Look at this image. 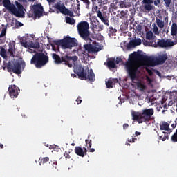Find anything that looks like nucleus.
Returning a JSON list of instances; mask_svg holds the SVG:
<instances>
[{
  "mask_svg": "<svg viewBox=\"0 0 177 177\" xmlns=\"http://www.w3.org/2000/svg\"><path fill=\"white\" fill-rule=\"evenodd\" d=\"M97 16L105 26H109V18H107L106 14L104 15L100 10H98L97 12Z\"/></svg>",
  "mask_w": 177,
  "mask_h": 177,
  "instance_id": "obj_20",
  "label": "nucleus"
},
{
  "mask_svg": "<svg viewBox=\"0 0 177 177\" xmlns=\"http://www.w3.org/2000/svg\"><path fill=\"white\" fill-rule=\"evenodd\" d=\"M97 9H99V7L97 6H95V4H93V12H98L99 10H97Z\"/></svg>",
  "mask_w": 177,
  "mask_h": 177,
  "instance_id": "obj_50",
  "label": "nucleus"
},
{
  "mask_svg": "<svg viewBox=\"0 0 177 177\" xmlns=\"http://www.w3.org/2000/svg\"><path fill=\"white\" fill-rule=\"evenodd\" d=\"M15 5L10 2V0H3V6L6 9L9 10L12 15L16 16V17H24V7L18 1H15Z\"/></svg>",
  "mask_w": 177,
  "mask_h": 177,
  "instance_id": "obj_2",
  "label": "nucleus"
},
{
  "mask_svg": "<svg viewBox=\"0 0 177 177\" xmlns=\"http://www.w3.org/2000/svg\"><path fill=\"white\" fill-rule=\"evenodd\" d=\"M172 142H177V129L175 133L171 136Z\"/></svg>",
  "mask_w": 177,
  "mask_h": 177,
  "instance_id": "obj_43",
  "label": "nucleus"
},
{
  "mask_svg": "<svg viewBox=\"0 0 177 177\" xmlns=\"http://www.w3.org/2000/svg\"><path fill=\"white\" fill-rule=\"evenodd\" d=\"M128 127H129V125L127 123L123 124V129H128Z\"/></svg>",
  "mask_w": 177,
  "mask_h": 177,
  "instance_id": "obj_55",
  "label": "nucleus"
},
{
  "mask_svg": "<svg viewBox=\"0 0 177 177\" xmlns=\"http://www.w3.org/2000/svg\"><path fill=\"white\" fill-rule=\"evenodd\" d=\"M176 124H177L176 122H175V124H171L173 129H175V128H176Z\"/></svg>",
  "mask_w": 177,
  "mask_h": 177,
  "instance_id": "obj_62",
  "label": "nucleus"
},
{
  "mask_svg": "<svg viewBox=\"0 0 177 177\" xmlns=\"http://www.w3.org/2000/svg\"><path fill=\"white\" fill-rule=\"evenodd\" d=\"M8 71L14 73V74H21V64L16 62L12 64L9 63L7 66Z\"/></svg>",
  "mask_w": 177,
  "mask_h": 177,
  "instance_id": "obj_14",
  "label": "nucleus"
},
{
  "mask_svg": "<svg viewBox=\"0 0 177 177\" xmlns=\"http://www.w3.org/2000/svg\"><path fill=\"white\" fill-rule=\"evenodd\" d=\"M136 56H138V54H136V53L131 54V55H130V58L131 59H136Z\"/></svg>",
  "mask_w": 177,
  "mask_h": 177,
  "instance_id": "obj_53",
  "label": "nucleus"
},
{
  "mask_svg": "<svg viewBox=\"0 0 177 177\" xmlns=\"http://www.w3.org/2000/svg\"><path fill=\"white\" fill-rule=\"evenodd\" d=\"M49 149L50 150H52V149H55V145H50Z\"/></svg>",
  "mask_w": 177,
  "mask_h": 177,
  "instance_id": "obj_64",
  "label": "nucleus"
},
{
  "mask_svg": "<svg viewBox=\"0 0 177 177\" xmlns=\"http://www.w3.org/2000/svg\"><path fill=\"white\" fill-rule=\"evenodd\" d=\"M119 6L120 8H127V3L122 1L119 2Z\"/></svg>",
  "mask_w": 177,
  "mask_h": 177,
  "instance_id": "obj_41",
  "label": "nucleus"
},
{
  "mask_svg": "<svg viewBox=\"0 0 177 177\" xmlns=\"http://www.w3.org/2000/svg\"><path fill=\"white\" fill-rule=\"evenodd\" d=\"M113 85H115V84H118V79H110Z\"/></svg>",
  "mask_w": 177,
  "mask_h": 177,
  "instance_id": "obj_47",
  "label": "nucleus"
},
{
  "mask_svg": "<svg viewBox=\"0 0 177 177\" xmlns=\"http://www.w3.org/2000/svg\"><path fill=\"white\" fill-rule=\"evenodd\" d=\"M88 41V43L84 44L83 48H84V50L82 52L83 55H85V53H96L100 50V48L97 47L96 46L91 44V41Z\"/></svg>",
  "mask_w": 177,
  "mask_h": 177,
  "instance_id": "obj_13",
  "label": "nucleus"
},
{
  "mask_svg": "<svg viewBox=\"0 0 177 177\" xmlns=\"http://www.w3.org/2000/svg\"><path fill=\"white\" fill-rule=\"evenodd\" d=\"M76 102H77V104H81V103L82 102V100H81V97H78L76 99Z\"/></svg>",
  "mask_w": 177,
  "mask_h": 177,
  "instance_id": "obj_51",
  "label": "nucleus"
},
{
  "mask_svg": "<svg viewBox=\"0 0 177 177\" xmlns=\"http://www.w3.org/2000/svg\"><path fill=\"white\" fill-rule=\"evenodd\" d=\"M55 0H47V2H48V3H52L53 2H55Z\"/></svg>",
  "mask_w": 177,
  "mask_h": 177,
  "instance_id": "obj_63",
  "label": "nucleus"
},
{
  "mask_svg": "<svg viewBox=\"0 0 177 177\" xmlns=\"http://www.w3.org/2000/svg\"><path fill=\"white\" fill-rule=\"evenodd\" d=\"M54 44L57 46H62L63 49H71L78 46V41L75 38L66 37L61 40H55Z\"/></svg>",
  "mask_w": 177,
  "mask_h": 177,
  "instance_id": "obj_7",
  "label": "nucleus"
},
{
  "mask_svg": "<svg viewBox=\"0 0 177 177\" xmlns=\"http://www.w3.org/2000/svg\"><path fill=\"white\" fill-rule=\"evenodd\" d=\"M49 62V57L44 53H36L30 60V64H34L36 68H42Z\"/></svg>",
  "mask_w": 177,
  "mask_h": 177,
  "instance_id": "obj_6",
  "label": "nucleus"
},
{
  "mask_svg": "<svg viewBox=\"0 0 177 177\" xmlns=\"http://www.w3.org/2000/svg\"><path fill=\"white\" fill-rule=\"evenodd\" d=\"M66 23L68 24H71L73 26V24H75V19L74 18H71L70 17H66L65 18Z\"/></svg>",
  "mask_w": 177,
  "mask_h": 177,
  "instance_id": "obj_32",
  "label": "nucleus"
},
{
  "mask_svg": "<svg viewBox=\"0 0 177 177\" xmlns=\"http://www.w3.org/2000/svg\"><path fill=\"white\" fill-rule=\"evenodd\" d=\"M122 62V59L120 57L116 58V60H115V64H120Z\"/></svg>",
  "mask_w": 177,
  "mask_h": 177,
  "instance_id": "obj_46",
  "label": "nucleus"
},
{
  "mask_svg": "<svg viewBox=\"0 0 177 177\" xmlns=\"http://www.w3.org/2000/svg\"><path fill=\"white\" fill-rule=\"evenodd\" d=\"M8 52H6V50L3 48H1V51H0V55L1 57H3L4 59L8 57Z\"/></svg>",
  "mask_w": 177,
  "mask_h": 177,
  "instance_id": "obj_33",
  "label": "nucleus"
},
{
  "mask_svg": "<svg viewBox=\"0 0 177 177\" xmlns=\"http://www.w3.org/2000/svg\"><path fill=\"white\" fill-rule=\"evenodd\" d=\"M144 45H147V46H154V41H148L147 40L143 41Z\"/></svg>",
  "mask_w": 177,
  "mask_h": 177,
  "instance_id": "obj_37",
  "label": "nucleus"
},
{
  "mask_svg": "<svg viewBox=\"0 0 177 177\" xmlns=\"http://www.w3.org/2000/svg\"><path fill=\"white\" fill-rule=\"evenodd\" d=\"M6 30H7L6 26L2 28L1 32L0 34V38H3V37H5V35H6Z\"/></svg>",
  "mask_w": 177,
  "mask_h": 177,
  "instance_id": "obj_39",
  "label": "nucleus"
},
{
  "mask_svg": "<svg viewBox=\"0 0 177 177\" xmlns=\"http://www.w3.org/2000/svg\"><path fill=\"white\" fill-rule=\"evenodd\" d=\"M154 115V109H145L140 112L133 111L131 112L132 120L137 121L138 124H143V122H150L151 118Z\"/></svg>",
  "mask_w": 177,
  "mask_h": 177,
  "instance_id": "obj_1",
  "label": "nucleus"
},
{
  "mask_svg": "<svg viewBox=\"0 0 177 177\" xmlns=\"http://www.w3.org/2000/svg\"><path fill=\"white\" fill-rule=\"evenodd\" d=\"M136 140H138V138H132V143H135V142H136Z\"/></svg>",
  "mask_w": 177,
  "mask_h": 177,
  "instance_id": "obj_60",
  "label": "nucleus"
},
{
  "mask_svg": "<svg viewBox=\"0 0 177 177\" xmlns=\"http://www.w3.org/2000/svg\"><path fill=\"white\" fill-rule=\"evenodd\" d=\"M160 131H169V124L167 122H162L160 124Z\"/></svg>",
  "mask_w": 177,
  "mask_h": 177,
  "instance_id": "obj_24",
  "label": "nucleus"
},
{
  "mask_svg": "<svg viewBox=\"0 0 177 177\" xmlns=\"http://www.w3.org/2000/svg\"><path fill=\"white\" fill-rule=\"evenodd\" d=\"M106 88L108 89L113 88V82L109 79L107 82H106Z\"/></svg>",
  "mask_w": 177,
  "mask_h": 177,
  "instance_id": "obj_35",
  "label": "nucleus"
},
{
  "mask_svg": "<svg viewBox=\"0 0 177 177\" xmlns=\"http://www.w3.org/2000/svg\"><path fill=\"white\" fill-rule=\"evenodd\" d=\"M52 57L55 63V64H65V66H68L70 68L73 67V64L75 63L78 60V57L77 55L70 56L68 55H66L65 56H62L60 57L57 54L53 53Z\"/></svg>",
  "mask_w": 177,
  "mask_h": 177,
  "instance_id": "obj_5",
  "label": "nucleus"
},
{
  "mask_svg": "<svg viewBox=\"0 0 177 177\" xmlns=\"http://www.w3.org/2000/svg\"><path fill=\"white\" fill-rule=\"evenodd\" d=\"M154 131H156L158 136H159L158 140H162V142H165V140H167V139H168V137L169 136V133L163 131L162 133L164 134V136H162V135L160 136V133H158L157 129H155Z\"/></svg>",
  "mask_w": 177,
  "mask_h": 177,
  "instance_id": "obj_23",
  "label": "nucleus"
},
{
  "mask_svg": "<svg viewBox=\"0 0 177 177\" xmlns=\"http://www.w3.org/2000/svg\"><path fill=\"white\" fill-rule=\"evenodd\" d=\"M8 48L7 55H9L11 57H15V55L16 54V41H10L8 43Z\"/></svg>",
  "mask_w": 177,
  "mask_h": 177,
  "instance_id": "obj_17",
  "label": "nucleus"
},
{
  "mask_svg": "<svg viewBox=\"0 0 177 177\" xmlns=\"http://www.w3.org/2000/svg\"><path fill=\"white\" fill-rule=\"evenodd\" d=\"M73 71L75 74H76L80 80L84 81H90V82H93L95 80V73H93V70L90 69L86 73L85 71V68L82 66L77 65L75 66Z\"/></svg>",
  "mask_w": 177,
  "mask_h": 177,
  "instance_id": "obj_4",
  "label": "nucleus"
},
{
  "mask_svg": "<svg viewBox=\"0 0 177 177\" xmlns=\"http://www.w3.org/2000/svg\"><path fill=\"white\" fill-rule=\"evenodd\" d=\"M75 153L80 157H85V156L87 154L86 153H88V149H86L85 147L82 149L81 147H75Z\"/></svg>",
  "mask_w": 177,
  "mask_h": 177,
  "instance_id": "obj_19",
  "label": "nucleus"
},
{
  "mask_svg": "<svg viewBox=\"0 0 177 177\" xmlns=\"http://www.w3.org/2000/svg\"><path fill=\"white\" fill-rule=\"evenodd\" d=\"M64 15H67L68 16H70L71 17H74V13L73 12V11H70V10H68V8H66V10H65V12L64 13Z\"/></svg>",
  "mask_w": 177,
  "mask_h": 177,
  "instance_id": "obj_38",
  "label": "nucleus"
},
{
  "mask_svg": "<svg viewBox=\"0 0 177 177\" xmlns=\"http://www.w3.org/2000/svg\"><path fill=\"white\" fill-rule=\"evenodd\" d=\"M117 34V29L113 28V26H110L108 29V35L110 38L111 37H114Z\"/></svg>",
  "mask_w": 177,
  "mask_h": 177,
  "instance_id": "obj_25",
  "label": "nucleus"
},
{
  "mask_svg": "<svg viewBox=\"0 0 177 177\" xmlns=\"http://www.w3.org/2000/svg\"><path fill=\"white\" fill-rule=\"evenodd\" d=\"M171 35L173 37V39L175 44H177V24L176 23H173L171 29Z\"/></svg>",
  "mask_w": 177,
  "mask_h": 177,
  "instance_id": "obj_21",
  "label": "nucleus"
},
{
  "mask_svg": "<svg viewBox=\"0 0 177 177\" xmlns=\"http://www.w3.org/2000/svg\"><path fill=\"white\" fill-rule=\"evenodd\" d=\"M177 43H175V40L171 41L169 39H159L156 43L154 41L153 47L154 48H169L171 46H174V45H176Z\"/></svg>",
  "mask_w": 177,
  "mask_h": 177,
  "instance_id": "obj_11",
  "label": "nucleus"
},
{
  "mask_svg": "<svg viewBox=\"0 0 177 177\" xmlns=\"http://www.w3.org/2000/svg\"><path fill=\"white\" fill-rule=\"evenodd\" d=\"M77 31L79 35H80L81 38L84 41H91V32H89V24L86 21H83L80 22L77 26Z\"/></svg>",
  "mask_w": 177,
  "mask_h": 177,
  "instance_id": "obj_8",
  "label": "nucleus"
},
{
  "mask_svg": "<svg viewBox=\"0 0 177 177\" xmlns=\"http://www.w3.org/2000/svg\"><path fill=\"white\" fill-rule=\"evenodd\" d=\"M163 1L165 3L166 8H169V6H171V0H163Z\"/></svg>",
  "mask_w": 177,
  "mask_h": 177,
  "instance_id": "obj_45",
  "label": "nucleus"
},
{
  "mask_svg": "<svg viewBox=\"0 0 177 177\" xmlns=\"http://www.w3.org/2000/svg\"><path fill=\"white\" fill-rule=\"evenodd\" d=\"M153 32L156 35H160V32H158V27L156 26L153 27Z\"/></svg>",
  "mask_w": 177,
  "mask_h": 177,
  "instance_id": "obj_44",
  "label": "nucleus"
},
{
  "mask_svg": "<svg viewBox=\"0 0 177 177\" xmlns=\"http://www.w3.org/2000/svg\"><path fill=\"white\" fill-rule=\"evenodd\" d=\"M136 85L137 88L139 89L140 91H145L146 85H145V84L142 83L141 82H137Z\"/></svg>",
  "mask_w": 177,
  "mask_h": 177,
  "instance_id": "obj_31",
  "label": "nucleus"
},
{
  "mask_svg": "<svg viewBox=\"0 0 177 177\" xmlns=\"http://www.w3.org/2000/svg\"><path fill=\"white\" fill-rule=\"evenodd\" d=\"M39 165H44V164H46V162H49V157H44V158H39Z\"/></svg>",
  "mask_w": 177,
  "mask_h": 177,
  "instance_id": "obj_28",
  "label": "nucleus"
},
{
  "mask_svg": "<svg viewBox=\"0 0 177 177\" xmlns=\"http://www.w3.org/2000/svg\"><path fill=\"white\" fill-rule=\"evenodd\" d=\"M53 48V50H54V52H57V50H59V48H56V47L55 46H52Z\"/></svg>",
  "mask_w": 177,
  "mask_h": 177,
  "instance_id": "obj_56",
  "label": "nucleus"
},
{
  "mask_svg": "<svg viewBox=\"0 0 177 177\" xmlns=\"http://www.w3.org/2000/svg\"><path fill=\"white\" fill-rule=\"evenodd\" d=\"M135 46H136L135 45V41L133 40H131L127 44V49H131V48H135Z\"/></svg>",
  "mask_w": 177,
  "mask_h": 177,
  "instance_id": "obj_36",
  "label": "nucleus"
},
{
  "mask_svg": "<svg viewBox=\"0 0 177 177\" xmlns=\"http://www.w3.org/2000/svg\"><path fill=\"white\" fill-rule=\"evenodd\" d=\"M84 3H85L86 6H89L91 4V2H89V0H82Z\"/></svg>",
  "mask_w": 177,
  "mask_h": 177,
  "instance_id": "obj_49",
  "label": "nucleus"
},
{
  "mask_svg": "<svg viewBox=\"0 0 177 177\" xmlns=\"http://www.w3.org/2000/svg\"><path fill=\"white\" fill-rule=\"evenodd\" d=\"M89 151H90V153H95V149L91 148V149H89Z\"/></svg>",
  "mask_w": 177,
  "mask_h": 177,
  "instance_id": "obj_61",
  "label": "nucleus"
},
{
  "mask_svg": "<svg viewBox=\"0 0 177 177\" xmlns=\"http://www.w3.org/2000/svg\"><path fill=\"white\" fill-rule=\"evenodd\" d=\"M8 91L11 99H16L19 96V93H20V88L15 84L10 85Z\"/></svg>",
  "mask_w": 177,
  "mask_h": 177,
  "instance_id": "obj_15",
  "label": "nucleus"
},
{
  "mask_svg": "<svg viewBox=\"0 0 177 177\" xmlns=\"http://www.w3.org/2000/svg\"><path fill=\"white\" fill-rule=\"evenodd\" d=\"M90 27L92 29L93 32H100L104 30V26H103V24H99L97 19H90Z\"/></svg>",
  "mask_w": 177,
  "mask_h": 177,
  "instance_id": "obj_12",
  "label": "nucleus"
},
{
  "mask_svg": "<svg viewBox=\"0 0 177 177\" xmlns=\"http://www.w3.org/2000/svg\"><path fill=\"white\" fill-rule=\"evenodd\" d=\"M64 156L65 157V158H68V159H70L71 158V156H70V153H68L67 151H66L64 153Z\"/></svg>",
  "mask_w": 177,
  "mask_h": 177,
  "instance_id": "obj_48",
  "label": "nucleus"
},
{
  "mask_svg": "<svg viewBox=\"0 0 177 177\" xmlns=\"http://www.w3.org/2000/svg\"><path fill=\"white\" fill-rule=\"evenodd\" d=\"M32 8L35 17L39 18L41 16H44V7L40 3L33 5Z\"/></svg>",
  "mask_w": 177,
  "mask_h": 177,
  "instance_id": "obj_16",
  "label": "nucleus"
},
{
  "mask_svg": "<svg viewBox=\"0 0 177 177\" xmlns=\"http://www.w3.org/2000/svg\"><path fill=\"white\" fill-rule=\"evenodd\" d=\"M73 71L75 74H76L80 80L84 81H90V82H93L95 80V73H93V70L90 69L86 73L85 71V68L82 66L77 65L75 66Z\"/></svg>",
  "mask_w": 177,
  "mask_h": 177,
  "instance_id": "obj_3",
  "label": "nucleus"
},
{
  "mask_svg": "<svg viewBox=\"0 0 177 177\" xmlns=\"http://www.w3.org/2000/svg\"><path fill=\"white\" fill-rule=\"evenodd\" d=\"M126 68L128 75L133 82L135 80H138L136 74L138 73V70H139V66H138L136 64L133 63L132 61H129L126 64Z\"/></svg>",
  "mask_w": 177,
  "mask_h": 177,
  "instance_id": "obj_10",
  "label": "nucleus"
},
{
  "mask_svg": "<svg viewBox=\"0 0 177 177\" xmlns=\"http://www.w3.org/2000/svg\"><path fill=\"white\" fill-rule=\"evenodd\" d=\"M133 41L136 46H139V45H142V40L140 39H138Z\"/></svg>",
  "mask_w": 177,
  "mask_h": 177,
  "instance_id": "obj_42",
  "label": "nucleus"
},
{
  "mask_svg": "<svg viewBox=\"0 0 177 177\" xmlns=\"http://www.w3.org/2000/svg\"><path fill=\"white\" fill-rule=\"evenodd\" d=\"M30 48H32L33 49H39V48H41V45L38 41H30Z\"/></svg>",
  "mask_w": 177,
  "mask_h": 177,
  "instance_id": "obj_30",
  "label": "nucleus"
},
{
  "mask_svg": "<svg viewBox=\"0 0 177 177\" xmlns=\"http://www.w3.org/2000/svg\"><path fill=\"white\" fill-rule=\"evenodd\" d=\"M156 24L160 28H164V21L160 19H156Z\"/></svg>",
  "mask_w": 177,
  "mask_h": 177,
  "instance_id": "obj_34",
  "label": "nucleus"
},
{
  "mask_svg": "<svg viewBox=\"0 0 177 177\" xmlns=\"http://www.w3.org/2000/svg\"><path fill=\"white\" fill-rule=\"evenodd\" d=\"M85 142H86V145H88L87 147H89V149L92 147V140H89V136H88V139L85 140Z\"/></svg>",
  "mask_w": 177,
  "mask_h": 177,
  "instance_id": "obj_40",
  "label": "nucleus"
},
{
  "mask_svg": "<svg viewBox=\"0 0 177 177\" xmlns=\"http://www.w3.org/2000/svg\"><path fill=\"white\" fill-rule=\"evenodd\" d=\"M54 8L55 9H57V10H59L62 15H64V12L67 9V8H66V6H64V3H62L60 2H57V3H55Z\"/></svg>",
  "mask_w": 177,
  "mask_h": 177,
  "instance_id": "obj_22",
  "label": "nucleus"
},
{
  "mask_svg": "<svg viewBox=\"0 0 177 177\" xmlns=\"http://www.w3.org/2000/svg\"><path fill=\"white\" fill-rule=\"evenodd\" d=\"M126 15H127V12H125V11H121L120 12V18L125 17Z\"/></svg>",
  "mask_w": 177,
  "mask_h": 177,
  "instance_id": "obj_52",
  "label": "nucleus"
},
{
  "mask_svg": "<svg viewBox=\"0 0 177 177\" xmlns=\"http://www.w3.org/2000/svg\"><path fill=\"white\" fill-rule=\"evenodd\" d=\"M77 10L75 11V13H80V4L77 5Z\"/></svg>",
  "mask_w": 177,
  "mask_h": 177,
  "instance_id": "obj_57",
  "label": "nucleus"
},
{
  "mask_svg": "<svg viewBox=\"0 0 177 177\" xmlns=\"http://www.w3.org/2000/svg\"><path fill=\"white\" fill-rule=\"evenodd\" d=\"M97 37H98L100 38V39H103V36H102V34H100V33H98V34L97 35Z\"/></svg>",
  "mask_w": 177,
  "mask_h": 177,
  "instance_id": "obj_58",
  "label": "nucleus"
},
{
  "mask_svg": "<svg viewBox=\"0 0 177 177\" xmlns=\"http://www.w3.org/2000/svg\"><path fill=\"white\" fill-rule=\"evenodd\" d=\"M24 39H26V37H23L22 39L21 40V46H24V48H26V49H30L31 48V41L29 43L24 41Z\"/></svg>",
  "mask_w": 177,
  "mask_h": 177,
  "instance_id": "obj_26",
  "label": "nucleus"
},
{
  "mask_svg": "<svg viewBox=\"0 0 177 177\" xmlns=\"http://www.w3.org/2000/svg\"><path fill=\"white\" fill-rule=\"evenodd\" d=\"M142 3H144L143 8L146 13H149L154 8V6L151 5L153 0H143Z\"/></svg>",
  "mask_w": 177,
  "mask_h": 177,
  "instance_id": "obj_18",
  "label": "nucleus"
},
{
  "mask_svg": "<svg viewBox=\"0 0 177 177\" xmlns=\"http://www.w3.org/2000/svg\"><path fill=\"white\" fill-rule=\"evenodd\" d=\"M115 59H113L112 60H109L107 62V66L109 68H115Z\"/></svg>",
  "mask_w": 177,
  "mask_h": 177,
  "instance_id": "obj_27",
  "label": "nucleus"
},
{
  "mask_svg": "<svg viewBox=\"0 0 177 177\" xmlns=\"http://www.w3.org/2000/svg\"><path fill=\"white\" fill-rule=\"evenodd\" d=\"M16 26L17 27H23V23L18 21L16 23Z\"/></svg>",
  "mask_w": 177,
  "mask_h": 177,
  "instance_id": "obj_54",
  "label": "nucleus"
},
{
  "mask_svg": "<svg viewBox=\"0 0 177 177\" xmlns=\"http://www.w3.org/2000/svg\"><path fill=\"white\" fill-rule=\"evenodd\" d=\"M156 38V36L153 34V32L149 31L146 34V39H149V41H151Z\"/></svg>",
  "mask_w": 177,
  "mask_h": 177,
  "instance_id": "obj_29",
  "label": "nucleus"
},
{
  "mask_svg": "<svg viewBox=\"0 0 177 177\" xmlns=\"http://www.w3.org/2000/svg\"><path fill=\"white\" fill-rule=\"evenodd\" d=\"M138 59H145L147 63L151 64V66H160L161 64H164L167 59H168L167 54H162L159 55L156 58H151L149 57H145L142 55H138Z\"/></svg>",
  "mask_w": 177,
  "mask_h": 177,
  "instance_id": "obj_9",
  "label": "nucleus"
},
{
  "mask_svg": "<svg viewBox=\"0 0 177 177\" xmlns=\"http://www.w3.org/2000/svg\"><path fill=\"white\" fill-rule=\"evenodd\" d=\"M138 135H142V132L136 131L135 136H138Z\"/></svg>",
  "mask_w": 177,
  "mask_h": 177,
  "instance_id": "obj_59",
  "label": "nucleus"
}]
</instances>
